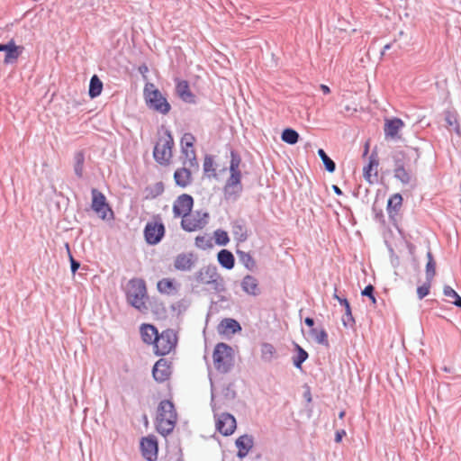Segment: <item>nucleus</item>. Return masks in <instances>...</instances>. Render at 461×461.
<instances>
[{
    "label": "nucleus",
    "instance_id": "obj_42",
    "mask_svg": "<svg viewBox=\"0 0 461 461\" xmlns=\"http://www.w3.org/2000/svg\"><path fill=\"white\" fill-rule=\"evenodd\" d=\"M214 238H215V242L218 245H221V246L226 245L230 240L228 233L222 230H217L214 232Z\"/></svg>",
    "mask_w": 461,
    "mask_h": 461
},
{
    "label": "nucleus",
    "instance_id": "obj_10",
    "mask_svg": "<svg viewBox=\"0 0 461 461\" xmlns=\"http://www.w3.org/2000/svg\"><path fill=\"white\" fill-rule=\"evenodd\" d=\"M165 234V227L160 220L155 219L147 223L144 229L146 241L150 245L158 243Z\"/></svg>",
    "mask_w": 461,
    "mask_h": 461
},
{
    "label": "nucleus",
    "instance_id": "obj_2",
    "mask_svg": "<svg viewBox=\"0 0 461 461\" xmlns=\"http://www.w3.org/2000/svg\"><path fill=\"white\" fill-rule=\"evenodd\" d=\"M143 95L145 103L150 110L162 115H166L170 112V104L153 83H147L145 85Z\"/></svg>",
    "mask_w": 461,
    "mask_h": 461
},
{
    "label": "nucleus",
    "instance_id": "obj_41",
    "mask_svg": "<svg viewBox=\"0 0 461 461\" xmlns=\"http://www.w3.org/2000/svg\"><path fill=\"white\" fill-rule=\"evenodd\" d=\"M318 155L320 156L323 164L325 165L326 169L330 173L334 172L336 167L335 163L327 156V154L322 149H320L318 150Z\"/></svg>",
    "mask_w": 461,
    "mask_h": 461
},
{
    "label": "nucleus",
    "instance_id": "obj_23",
    "mask_svg": "<svg viewBox=\"0 0 461 461\" xmlns=\"http://www.w3.org/2000/svg\"><path fill=\"white\" fill-rule=\"evenodd\" d=\"M240 330L241 327L240 323L236 320L230 318L223 319L218 326V331L224 335L234 334Z\"/></svg>",
    "mask_w": 461,
    "mask_h": 461
},
{
    "label": "nucleus",
    "instance_id": "obj_28",
    "mask_svg": "<svg viewBox=\"0 0 461 461\" xmlns=\"http://www.w3.org/2000/svg\"><path fill=\"white\" fill-rule=\"evenodd\" d=\"M402 204V197L400 194L392 195L387 203V212L389 214L397 213Z\"/></svg>",
    "mask_w": 461,
    "mask_h": 461
},
{
    "label": "nucleus",
    "instance_id": "obj_20",
    "mask_svg": "<svg viewBox=\"0 0 461 461\" xmlns=\"http://www.w3.org/2000/svg\"><path fill=\"white\" fill-rule=\"evenodd\" d=\"M176 92L181 100L185 103L193 104L195 102V96L191 92L189 84L186 80H177L176 85Z\"/></svg>",
    "mask_w": 461,
    "mask_h": 461
},
{
    "label": "nucleus",
    "instance_id": "obj_60",
    "mask_svg": "<svg viewBox=\"0 0 461 461\" xmlns=\"http://www.w3.org/2000/svg\"><path fill=\"white\" fill-rule=\"evenodd\" d=\"M345 110H346V111H350V108H349L348 106H346V107H345Z\"/></svg>",
    "mask_w": 461,
    "mask_h": 461
},
{
    "label": "nucleus",
    "instance_id": "obj_1",
    "mask_svg": "<svg viewBox=\"0 0 461 461\" xmlns=\"http://www.w3.org/2000/svg\"><path fill=\"white\" fill-rule=\"evenodd\" d=\"M176 420L177 414L174 404L168 400L161 401L157 411V430L166 436L173 431Z\"/></svg>",
    "mask_w": 461,
    "mask_h": 461
},
{
    "label": "nucleus",
    "instance_id": "obj_51",
    "mask_svg": "<svg viewBox=\"0 0 461 461\" xmlns=\"http://www.w3.org/2000/svg\"><path fill=\"white\" fill-rule=\"evenodd\" d=\"M446 120L449 125H453L454 123L456 124V131L459 133V127H458L456 118H452L451 116H448Z\"/></svg>",
    "mask_w": 461,
    "mask_h": 461
},
{
    "label": "nucleus",
    "instance_id": "obj_14",
    "mask_svg": "<svg viewBox=\"0 0 461 461\" xmlns=\"http://www.w3.org/2000/svg\"><path fill=\"white\" fill-rule=\"evenodd\" d=\"M215 426L221 434L230 436L236 429V420L230 413H221L218 416Z\"/></svg>",
    "mask_w": 461,
    "mask_h": 461
},
{
    "label": "nucleus",
    "instance_id": "obj_47",
    "mask_svg": "<svg viewBox=\"0 0 461 461\" xmlns=\"http://www.w3.org/2000/svg\"><path fill=\"white\" fill-rule=\"evenodd\" d=\"M405 158H406L405 153L403 151H395L393 154V160H394L395 167L398 165H401V164L403 165Z\"/></svg>",
    "mask_w": 461,
    "mask_h": 461
},
{
    "label": "nucleus",
    "instance_id": "obj_18",
    "mask_svg": "<svg viewBox=\"0 0 461 461\" xmlns=\"http://www.w3.org/2000/svg\"><path fill=\"white\" fill-rule=\"evenodd\" d=\"M403 126L404 122L399 118L386 119L384 127L385 139L397 138Z\"/></svg>",
    "mask_w": 461,
    "mask_h": 461
},
{
    "label": "nucleus",
    "instance_id": "obj_21",
    "mask_svg": "<svg viewBox=\"0 0 461 461\" xmlns=\"http://www.w3.org/2000/svg\"><path fill=\"white\" fill-rule=\"evenodd\" d=\"M241 287L249 295L257 296L260 294L258 280L253 276H245L241 281Z\"/></svg>",
    "mask_w": 461,
    "mask_h": 461
},
{
    "label": "nucleus",
    "instance_id": "obj_49",
    "mask_svg": "<svg viewBox=\"0 0 461 461\" xmlns=\"http://www.w3.org/2000/svg\"><path fill=\"white\" fill-rule=\"evenodd\" d=\"M346 436V431L344 429L338 430L335 434V441L337 443H340L342 438Z\"/></svg>",
    "mask_w": 461,
    "mask_h": 461
},
{
    "label": "nucleus",
    "instance_id": "obj_26",
    "mask_svg": "<svg viewBox=\"0 0 461 461\" xmlns=\"http://www.w3.org/2000/svg\"><path fill=\"white\" fill-rule=\"evenodd\" d=\"M174 178L177 185L186 187L192 182V174L188 168L184 167L176 170Z\"/></svg>",
    "mask_w": 461,
    "mask_h": 461
},
{
    "label": "nucleus",
    "instance_id": "obj_40",
    "mask_svg": "<svg viewBox=\"0 0 461 461\" xmlns=\"http://www.w3.org/2000/svg\"><path fill=\"white\" fill-rule=\"evenodd\" d=\"M443 293H444L445 296H447L452 300L451 301L452 303H454L455 305L461 308V297L457 294V293L452 287L446 285L444 287Z\"/></svg>",
    "mask_w": 461,
    "mask_h": 461
},
{
    "label": "nucleus",
    "instance_id": "obj_3",
    "mask_svg": "<svg viewBox=\"0 0 461 461\" xmlns=\"http://www.w3.org/2000/svg\"><path fill=\"white\" fill-rule=\"evenodd\" d=\"M212 360L218 372H229L234 364V354L231 347L225 343H218L213 350Z\"/></svg>",
    "mask_w": 461,
    "mask_h": 461
},
{
    "label": "nucleus",
    "instance_id": "obj_24",
    "mask_svg": "<svg viewBox=\"0 0 461 461\" xmlns=\"http://www.w3.org/2000/svg\"><path fill=\"white\" fill-rule=\"evenodd\" d=\"M194 255L192 253H183L176 256L174 266L177 270L188 271L194 265Z\"/></svg>",
    "mask_w": 461,
    "mask_h": 461
},
{
    "label": "nucleus",
    "instance_id": "obj_48",
    "mask_svg": "<svg viewBox=\"0 0 461 461\" xmlns=\"http://www.w3.org/2000/svg\"><path fill=\"white\" fill-rule=\"evenodd\" d=\"M66 248H67V249L68 251V255H69V259H70V264H71V271L73 274H75L77 271V269L79 268L80 264L77 261H76L74 259V258L72 257V255L69 251V246L68 243L66 244Z\"/></svg>",
    "mask_w": 461,
    "mask_h": 461
},
{
    "label": "nucleus",
    "instance_id": "obj_5",
    "mask_svg": "<svg viewBox=\"0 0 461 461\" xmlns=\"http://www.w3.org/2000/svg\"><path fill=\"white\" fill-rule=\"evenodd\" d=\"M173 146L174 139L170 131H166L155 145L153 150L155 160L161 165H168L172 158Z\"/></svg>",
    "mask_w": 461,
    "mask_h": 461
},
{
    "label": "nucleus",
    "instance_id": "obj_16",
    "mask_svg": "<svg viewBox=\"0 0 461 461\" xmlns=\"http://www.w3.org/2000/svg\"><path fill=\"white\" fill-rule=\"evenodd\" d=\"M143 456L149 461H155L158 457V442L153 436L143 438L140 442Z\"/></svg>",
    "mask_w": 461,
    "mask_h": 461
},
{
    "label": "nucleus",
    "instance_id": "obj_25",
    "mask_svg": "<svg viewBox=\"0 0 461 461\" xmlns=\"http://www.w3.org/2000/svg\"><path fill=\"white\" fill-rule=\"evenodd\" d=\"M140 332L143 342L149 345H153L158 335V330L151 324H142Z\"/></svg>",
    "mask_w": 461,
    "mask_h": 461
},
{
    "label": "nucleus",
    "instance_id": "obj_36",
    "mask_svg": "<svg viewBox=\"0 0 461 461\" xmlns=\"http://www.w3.org/2000/svg\"><path fill=\"white\" fill-rule=\"evenodd\" d=\"M310 335L314 339V340L321 345L328 346V335L324 330H317L312 329L310 331Z\"/></svg>",
    "mask_w": 461,
    "mask_h": 461
},
{
    "label": "nucleus",
    "instance_id": "obj_54",
    "mask_svg": "<svg viewBox=\"0 0 461 461\" xmlns=\"http://www.w3.org/2000/svg\"><path fill=\"white\" fill-rule=\"evenodd\" d=\"M332 189L333 191L338 194V195H341L342 194V191L340 190V188L337 185H332Z\"/></svg>",
    "mask_w": 461,
    "mask_h": 461
},
{
    "label": "nucleus",
    "instance_id": "obj_9",
    "mask_svg": "<svg viewBox=\"0 0 461 461\" xmlns=\"http://www.w3.org/2000/svg\"><path fill=\"white\" fill-rule=\"evenodd\" d=\"M195 138L191 133H185L181 139V149L182 153L185 156V161L184 165H187L190 167H198L196 153L194 149Z\"/></svg>",
    "mask_w": 461,
    "mask_h": 461
},
{
    "label": "nucleus",
    "instance_id": "obj_27",
    "mask_svg": "<svg viewBox=\"0 0 461 461\" xmlns=\"http://www.w3.org/2000/svg\"><path fill=\"white\" fill-rule=\"evenodd\" d=\"M219 263L226 269H232L235 264V258L232 253L227 249H222L217 256Z\"/></svg>",
    "mask_w": 461,
    "mask_h": 461
},
{
    "label": "nucleus",
    "instance_id": "obj_29",
    "mask_svg": "<svg viewBox=\"0 0 461 461\" xmlns=\"http://www.w3.org/2000/svg\"><path fill=\"white\" fill-rule=\"evenodd\" d=\"M157 288L161 294H170L176 290L174 280L163 278L158 282Z\"/></svg>",
    "mask_w": 461,
    "mask_h": 461
},
{
    "label": "nucleus",
    "instance_id": "obj_34",
    "mask_svg": "<svg viewBox=\"0 0 461 461\" xmlns=\"http://www.w3.org/2000/svg\"><path fill=\"white\" fill-rule=\"evenodd\" d=\"M281 139L288 144H295L299 140V134L293 129H285L282 132Z\"/></svg>",
    "mask_w": 461,
    "mask_h": 461
},
{
    "label": "nucleus",
    "instance_id": "obj_53",
    "mask_svg": "<svg viewBox=\"0 0 461 461\" xmlns=\"http://www.w3.org/2000/svg\"><path fill=\"white\" fill-rule=\"evenodd\" d=\"M305 324L308 325L309 327H312L313 324H314V321H313V319L310 318V317H307L304 321Z\"/></svg>",
    "mask_w": 461,
    "mask_h": 461
},
{
    "label": "nucleus",
    "instance_id": "obj_19",
    "mask_svg": "<svg viewBox=\"0 0 461 461\" xmlns=\"http://www.w3.org/2000/svg\"><path fill=\"white\" fill-rule=\"evenodd\" d=\"M236 447L238 448L237 456L240 458L245 457L254 446V438L250 435H242L236 439Z\"/></svg>",
    "mask_w": 461,
    "mask_h": 461
},
{
    "label": "nucleus",
    "instance_id": "obj_39",
    "mask_svg": "<svg viewBox=\"0 0 461 461\" xmlns=\"http://www.w3.org/2000/svg\"><path fill=\"white\" fill-rule=\"evenodd\" d=\"M394 176L403 184L411 182V175L405 170L402 164L398 165L394 169Z\"/></svg>",
    "mask_w": 461,
    "mask_h": 461
},
{
    "label": "nucleus",
    "instance_id": "obj_37",
    "mask_svg": "<svg viewBox=\"0 0 461 461\" xmlns=\"http://www.w3.org/2000/svg\"><path fill=\"white\" fill-rule=\"evenodd\" d=\"M203 171L209 177L216 176V168L212 157L206 156L203 160Z\"/></svg>",
    "mask_w": 461,
    "mask_h": 461
},
{
    "label": "nucleus",
    "instance_id": "obj_35",
    "mask_svg": "<svg viewBox=\"0 0 461 461\" xmlns=\"http://www.w3.org/2000/svg\"><path fill=\"white\" fill-rule=\"evenodd\" d=\"M428 257V262L426 265V276H427V281L431 282L433 277L436 275V263L433 259L432 254L430 251L427 254Z\"/></svg>",
    "mask_w": 461,
    "mask_h": 461
},
{
    "label": "nucleus",
    "instance_id": "obj_43",
    "mask_svg": "<svg viewBox=\"0 0 461 461\" xmlns=\"http://www.w3.org/2000/svg\"><path fill=\"white\" fill-rule=\"evenodd\" d=\"M232 232L240 240H245L247 238V230L241 224L235 223L232 227Z\"/></svg>",
    "mask_w": 461,
    "mask_h": 461
},
{
    "label": "nucleus",
    "instance_id": "obj_15",
    "mask_svg": "<svg viewBox=\"0 0 461 461\" xmlns=\"http://www.w3.org/2000/svg\"><path fill=\"white\" fill-rule=\"evenodd\" d=\"M379 159L376 153L369 157L368 164L363 167V176L370 185L375 184L378 178Z\"/></svg>",
    "mask_w": 461,
    "mask_h": 461
},
{
    "label": "nucleus",
    "instance_id": "obj_30",
    "mask_svg": "<svg viewBox=\"0 0 461 461\" xmlns=\"http://www.w3.org/2000/svg\"><path fill=\"white\" fill-rule=\"evenodd\" d=\"M102 90H103L102 81L96 75H94L90 79L89 95L92 98H95V97L100 95V94L102 93Z\"/></svg>",
    "mask_w": 461,
    "mask_h": 461
},
{
    "label": "nucleus",
    "instance_id": "obj_13",
    "mask_svg": "<svg viewBox=\"0 0 461 461\" xmlns=\"http://www.w3.org/2000/svg\"><path fill=\"white\" fill-rule=\"evenodd\" d=\"M194 204L193 197L189 194H184L176 198L173 205V212L175 217H186Z\"/></svg>",
    "mask_w": 461,
    "mask_h": 461
},
{
    "label": "nucleus",
    "instance_id": "obj_44",
    "mask_svg": "<svg viewBox=\"0 0 461 461\" xmlns=\"http://www.w3.org/2000/svg\"><path fill=\"white\" fill-rule=\"evenodd\" d=\"M308 357V354L302 348L298 347V355L296 359H294V364L296 367L300 368L303 362L306 360Z\"/></svg>",
    "mask_w": 461,
    "mask_h": 461
},
{
    "label": "nucleus",
    "instance_id": "obj_4",
    "mask_svg": "<svg viewBox=\"0 0 461 461\" xmlns=\"http://www.w3.org/2000/svg\"><path fill=\"white\" fill-rule=\"evenodd\" d=\"M146 296L147 288L144 280L136 278L129 282L127 299L133 307L140 312L147 311Z\"/></svg>",
    "mask_w": 461,
    "mask_h": 461
},
{
    "label": "nucleus",
    "instance_id": "obj_32",
    "mask_svg": "<svg viewBox=\"0 0 461 461\" xmlns=\"http://www.w3.org/2000/svg\"><path fill=\"white\" fill-rule=\"evenodd\" d=\"M334 299H336L341 305H345V314L346 319H343L344 325H347L348 322H354V319L351 312V308L348 301L345 298L339 297L336 293L333 295Z\"/></svg>",
    "mask_w": 461,
    "mask_h": 461
},
{
    "label": "nucleus",
    "instance_id": "obj_59",
    "mask_svg": "<svg viewBox=\"0 0 461 461\" xmlns=\"http://www.w3.org/2000/svg\"><path fill=\"white\" fill-rule=\"evenodd\" d=\"M368 149H369V145H368V143H366V149H365V152H364V155H366V154H367V152H368Z\"/></svg>",
    "mask_w": 461,
    "mask_h": 461
},
{
    "label": "nucleus",
    "instance_id": "obj_12",
    "mask_svg": "<svg viewBox=\"0 0 461 461\" xmlns=\"http://www.w3.org/2000/svg\"><path fill=\"white\" fill-rule=\"evenodd\" d=\"M207 218V213H189L186 217L182 219L181 225L183 229L187 231H194L203 229L206 225Z\"/></svg>",
    "mask_w": 461,
    "mask_h": 461
},
{
    "label": "nucleus",
    "instance_id": "obj_57",
    "mask_svg": "<svg viewBox=\"0 0 461 461\" xmlns=\"http://www.w3.org/2000/svg\"><path fill=\"white\" fill-rule=\"evenodd\" d=\"M5 50H6V44L0 43V51H5Z\"/></svg>",
    "mask_w": 461,
    "mask_h": 461
},
{
    "label": "nucleus",
    "instance_id": "obj_17",
    "mask_svg": "<svg viewBox=\"0 0 461 461\" xmlns=\"http://www.w3.org/2000/svg\"><path fill=\"white\" fill-rule=\"evenodd\" d=\"M154 379L158 383H163L169 379L171 375L170 364L164 358L158 360L152 370Z\"/></svg>",
    "mask_w": 461,
    "mask_h": 461
},
{
    "label": "nucleus",
    "instance_id": "obj_11",
    "mask_svg": "<svg viewBox=\"0 0 461 461\" xmlns=\"http://www.w3.org/2000/svg\"><path fill=\"white\" fill-rule=\"evenodd\" d=\"M92 209L103 220L107 218V215H113V211L106 202V198L97 189H92Z\"/></svg>",
    "mask_w": 461,
    "mask_h": 461
},
{
    "label": "nucleus",
    "instance_id": "obj_22",
    "mask_svg": "<svg viewBox=\"0 0 461 461\" xmlns=\"http://www.w3.org/2000/svg\"><path fill=\"white\" fill-rule=\"evenodd\" d=\"M23 51V46H18L12 40L6 44V50H5V64H10L18 59L21 54Z\"/></svg>",
    "mask_w": 461,
    "mask_h": 461
},
{
    "label": "nucleus",
    "instance_id": "obj_50",
    "mask_svg": "<svg viewBox=\"0 0 461 461\" xmlns=\"http://www.w3.org/2000/svg\"><path fill=\"white\" fill-rule=\"evenodd\" d=\"M245 258H246V267H247L248 268H253V267H254V266H255V261H254V259L252 258V257H251L250 255L247 254V255L245 256Z\"/></svg>",
    "mask_w": 461,
    "mask_h": 461
},
{
    "label": "nucleus",
    "instance_id": "obj_7",
    "mask_svg": "<svg viewBox=\"0 0 461 461\" xmlns=\"http://www.w3.org/2000/svg\"><path fill=\"white\" fill-rule=\"evenodd\" d=\"M177 343V336L172 330H163L155 339L154 352L158 356H165L173 351Z\"/></svg>",
    "mask_w": 461,
    "mask_h": 461
},
{
    "label": "nucleus",
    "instance_id": "obj_52",
    "mask_svg": "<svg viewBox=\"0 0 461 461\" xmlns=\"http://www.w3.org/2000/svg\"><path fill=\"white\" fill-rule=\"evenodd\" d=\"M320 88L324 95H329L330 93V88L327 85L321 84Z\"/></svg>",
    "mask_w": 461,
    "mask_h": 461
},
{
    "label": "nucleus",
    "instance_id": "obj_56",
    "mask_svg": "<svg viewBox=\"0 0 461 461\" xmlns=\"http://www.w3.org/2000/svg\"><path fill=\"white\" fill-rule=\"evenodd\" d=\"M391 48V44H386L384 47V51L382 52V55L384 53L385 50H389Z\"/></svg>",
    "mask_w": 461,
    "mask_h": 461
},
{
    "label": "nucleus",
    "instance_id": "obj_55",
    "mask_svg": "<svg viewBox=\"0 0 461 461\" xmlns=\"http://www.w3.org/2000/svg\"><path fill=\"white\" fill-rule=\"evenodd\" d=\"M203 237H197L195 239V243L197 246H200V243H203Z\"/></svg>",
    "mask_w": 461,
    "mask_h": 461
},
{
    "label": "nucleus",
    "instance_id": "obj_46",
    "mask_svg": "<svg viewBox=\"0 0 461 461\" xmlns=\"http://www.w3.org/2000/svg\"><path fill=\"white\" fill-rule=\"evenodd\" d=\"M374 286L372 285H368L365 287V289L362 291V295L367 296L370 298L372 303L375 305L376 303V299L374 295Z\"/></svg>",
    "mask_w": 461,
    "mask_h": 461
},
{
    "label": "nucleus",
    "instance_id": "obj_58",
    "mask_svg": "<svg viewBox=\"0 0 461 461\" xmlns=\"http://www.w3.org/2000/svg\"><path fill=\"white\" fill-rule=\"evenodd\" d=\"M344 416H345V411H340L339 414V419H343Z\"/></svg>",
    "mask_w": 461,
    "mask_h": 461
},
{
    "label": "nucleus",
    "instance_id": "obj_45",
    "mask_svg": "<svg viewBox=\"0 0 461 461\" xmlns=\"http://www.w3.org/2000/svg\"><path fill=\"white\" fill-rule=\"evenodd\" d=\"M430 283L431 282L427 281L426 284H424L423 285H420L417 288V294L420 299H422L429 294V288H430Z\"/></svg>",
    "mask_w": 461,
    "mask_h": 461
},
{
    "label": "nucleus",
    "instance_id": "obj_31",
    "mask_svg": "<svg viewBox=\"0 0 461 461\" xmlns=\"http://www.w3.org/2000/svg\"><path fill=\"white\" fill-rule=\"evenodd\" d=\"M74 160H75V165H74L75 173L78 177H82L83 173H84V163H85V155H84L83 151H77V153H75Z\"/></svg>",
    "mask_w": 461,
    "mask_h": 461
},
{
    "label": "nucleus",
    "instance_id": "obj_8",
    "mask_svg": "<svg viewBox=\"0 0 461 461\" xmlns=\"http://www.w3.org/2000/svg\"><path fill=\"white\" fill-rule=\"evenodd\" d=\"M240 164V158L238 156L234 155V153H231V160L230 165V176L227 180V183L224 187V192L226 195L230 196L232 194H236L241 190V175L239 169Z\"/></svg>",
    "mask_w": 461,
    "mask_h": 461
},
{
    "label": "nucleus",
    "instance_id": "obj_38",
    "mask_svg": "<svg viewBox=\"0 0 461 461\" xmlns=\"http://www.w3.org/2000/svg\"><path fill=\"white\" fill-rule=\"evenodd\" d=\"M276 354V349L273 345L269 343H264L261 347V357L264 361H271Z\"/></svg>",
    "mask_w": 461,
    "mask_h": 461
},
{
    "label": "nucleus",
    "instance_id": "obj_6",
    "mask_svg": "<svg viewBox=\"0 0 461 461\" xmlns=\"http://www.w3.org/2000/svg\"><path fill=\"white\" fill-rule=\"evenodd\" d=\"M197 282L203 285H211L217 292L224 291V280L218 273L215 266H206L200 269L196 276Z\"/></svg>",
    "mask_w": 461,
    "mask_h": 461
},
{
    "label": "nucleus",
    "instance_id": "obj_33",
    "mask_svg": "<svg viewBox=\"0 0 461 461\" xmlns=\"http://www.w3.org/2000/svg\"><path fill=\"white\" fill-rule=\"evenodd\" d=\"M334 299H336L341 305H345V314L346 319H343L344 325H347L348 322H354V319L351 312V308L348 301L345 298L339 297L336 293L333 295Z\"/></svg>",
    "mask_w": 461,
    "mask_h": 461
}]
</instances>
